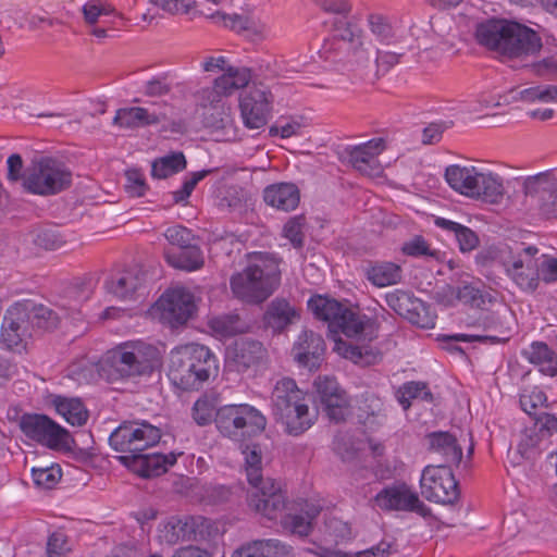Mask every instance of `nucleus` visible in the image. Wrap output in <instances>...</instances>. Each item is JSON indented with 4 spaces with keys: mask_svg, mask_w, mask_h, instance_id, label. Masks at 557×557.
<instances>
[{
    "mask_svg": "<svg viewBox=\"0 0 557 557\" xmlns=\"http://www.w3.org/2000/svg\"><path fill=\"white\" fill-rule=\"evenodd\" d=\"M308 307L329 323L331 332L341 331L349 341L333 336L334 350L355 363H371L377 358L370 343L376 336L374 324L366 314L335 299L321 295L311 297Z\"/></svg>",
    "mask_w": 557,
    "mask_h": 557,
    "instance_id": "f257e3e1",
    "label": "nucleus"
},
{
    "mask_svg": "<svg viewBox=\"0 0 557 557\" xmlns=\"http://www.w3.org/2000/svg\"><path fill=\"white\" fill-rule=\"evenodd\" d=\"M480 45L509 59H524L537 54L542 38L532 28L515 21L488 20L475 32Z\"/></svg>",
    "mask_w": 557,
    "mask_h": 557,
    "instance_id": "f03ea898",
    "label": "nucleus"
},
{
    "mask_svg": "<svg viewBox=\"0 0 557 557\" xmlns=\"http://www.w3.org/2000/svg\"><path fill=\"white\" fill-rule=\"evenodd\" d=\"M218 373L214 354L206 346L189 343L170 352L168 376L182 391H197Z\"/></svg>",
    "mask_w": 557,
    "mask_h": 557,
    "instance_id": "7ed1b4c3",
    "label": "nucleus"
},
{
    "mask_svg": "<svg viewBox=\"0 0 557 557\" xmlns=\"http://www.w3.org/2000/svg\"><path fill=\"white\" fill-rule=\"evenodd\" d=\"M280 280L277 260L258 253L250 258L243 271L232 275L230 286L235 298L246 304H261L274 293Z\"/></svg>",
    "mask_w": 557,
    "mask_h": 557,
    "instance_id": "20e7f679",
    "label": "nucleus"
},
{
    "mask_svg": "<svg viewBox=\"0 0 557 557\" xmlns=\"http://www.w3.org/2000/svg\"><path fill=\"white\" fill-rule=\"evenodd\" d=\"M271 400L274 418L289 435L305 433L317 420V413L310 411L305 393L292 379L283 377L276 382Z\"/></svg>",
    "mask_w": 557,
    "mask_h": 557,
    "instance_id": "39448f33",
    "label": "nucleus"
},
{
    "mask_svg": "<svg viewBox=\"0 0 557 557\" xmlns=\"http://www.w3.org/2000/svg\"><path fill=\"white\" fill-rule=\"evenodd\" d=\"M214 423L223 437L243 444L265 430L267 418L251 405L232 404L216 410Z\"/></svg>",
    "mask_w": 557,
    "mask_h": 557,
    "instance_id": "423d86ee",
    "label": "nucleus"
},
{
    "mask_svg": "<svg viewBox=\"0 0 557 557\" xmlns=\"http://www.w3.org/2000/svg\"><path fill=\"white\" fill-rule=\"evenodd\" d=\"M445 180L461 195L490 203L499 202L505 193L503 180L497 174L479 172L474 166L449 165L445 170Z\"/></svg>",
    "mask_w": 557,
    "mask_h": 557,
    "instance_id": "0eeeda50",
    "label": "nucleus"
},
{
    "mask_svg": "<svg viewBox=\"0 0 557 557\" xmlns=\"http://www.w3.org/2000/svg\"><path fill=\"white\" fill-rule=\"evenodd\" d=\"M72 172L60 160L45 157L33 162L24 175V187L36 195L50 196L70 187Z\"/></svg>",
    "mask_w": 557,
    "mask_h": 557,
    "instance_id": "6e6552de",
    "label": "nucleus"
},
{
    "mask_svg": "<svg viewBox=\"0 0 557 557\" xmlns=\"http://www.w3.org/2000/svg\"><path fill=\"white\" fill-rule=\"evenodd\" d=\"M161 438L159 428L147 421H129L120 424L110 435V446L126 455H139L154 446Z\"/></svg>",
    "mask_w": 557,
    "mask_h": 557,
    "instance_id": "1a4fd4ad",
    "label": "nucleus"
},
{
    "mask_svg": "<svg viewBox=\"0 0 557 557\" xmlns=\"http://www.w3.org/2000/svg\"><path fill=\"white\" fill-rule=\"evenodd\" d=\"M20 426L28 438L53 450L70 449L73 443L69 431L45 414H24Z\"/></svg>",
    "mask_w": 557,
    "mask_h": 557,
    "instance_id": "9d476101",
    "label": "nucleus"
},
{
    "mask_svg": "<svg viewBox=\"0 0 557 557\" xmlns=\"http://www.w3.org/2000/svg\"><path fill=\"white\" fill-rule=\"evenodd\" d=\"M156 355V349L143 342H128L113 349L110 358L122 376H135L153 370Z\"/></svg>",
    "mask_w": 557,
    "mask_h": 557,
    "instance_id": "9b49d317",
    "label": "nucleus"
},
{
    "mask_svg": "<svg viewBox=\"0 0 557 557\" xmlns=\"http://www.w3.org/2000/svg\"><path fill=\"white\" fill-rule=\"evenodd\" d=\"M420 486L422 496L429 502L453 505L459 497L458 483L448 465L425 467Z\"/></svg>",
    "mask_w": 557,
    "mask_h": 557,
    "instance_id": "f8f14e48",
    "label": "nucleus"
},
{
    "mask_svg": "<svg viewBox=\"0 0 557 557\" xmlns=\"http://www.w3.org/2000/svg\"><path fill=\"white\" fill-rule=\"evenodd\" d=\"M539 248L523 246L504 260L507 275L523 290L534 292L540 284Z\"/></svg>",
    "mask_w": 557,
    "mask_h": 557,
    "instance_id": "ddd939ff",
    "label": "nucleus"
},
{
    "mask_svg": "<svg viewBox=\"0 0 557 557\" xmlns=\"http://www.w3.org/2000/svg\"><path fill=\"white\" fill-rule=\"evenodd\" d=\"M156 308L164 323L176 327L185 324L194 315L196 311L195 297L184 287L170 288L158 299Z\"/></svg>",
    "mask_w": 557,
    "mask_h": 557,
    "instance_id": "4468645a",
    "label": "nucleus"
},
{
    "mask_svg": "<svg viewBox=\"0 0 557 557\" xmlns=\"http://www.w3.org/2000/svg\"><path fill=\"white\" fill-rule=\"evenodd\" d=\"M211 522L201 516L171 517L159 528V540L169 545L181 541H203L209 535Z\"/></svg>",
    "mask_w": 557,
    "mask_h": 557,
    "instance_id": "2eb2a0df",
    "label": "nucleus"
},
{
    "mask_svg": "<svg viewBox=\"0 0 557 557\" xmlns=\"http://www.w3.org/2000/svg\"><path fill=\"white\" fill-rule=\"evenodd\" d=\"M248 505L269 520L278 518L281 520L290 504L286 503L280 484L275 480L267 478L263 484L249 491Z\"/></svg>",
    "mask_w": 557,
    "mask_h": 557,
    "instance_id": "dca6fc26",
    "label": "nucleus"
},
{
    "mask_svg": "<svg viewBox=\"0 0 557 557\" xmlns=\"http://www.w3.org/2000/svg\"><path fill=\"white\" fill-rule=\"evenodd\" d=\"M334 26V40L326 41L323 45L322 53L326 60L332 59V51L334 46L338 49L345 48L351 51L356 57L358 63H364L369 61V53L363 47L364 42L361 39L360 28L347 20V15L336 17L333 22Z\"/></svg>",
    "mask_w": 557,
    "mask_h": 557,
    "instance_id": "f3484780",
    "label": "nucleus"
},
{
    "mask_svg": "<svg viewBox=\"0 0 557 557\" xmlns=\"http://www.w3.org/2000/svg\"><path fill=\"white\" fill-rule=\"evenodd\" d=\"M273 97L264 86L250 87L240 98V114L246 127L257 129L268 123Z\"/></svg>",
    "mask_w": 557,
    "mask_h": 557,
    "instance_id": "a211bd4d",
    "label": "nucleus"
},
{
    "mask_svg": "<svg viewBox=\"0 0 557 557\" xmlns=\"http://www.w3.org/2000/svg\"><path fill=\"white\" fill-rule=\"evenodd\" d=\"M374 503L382 510L413 511L424 518L431 515V509L405 484L383 488Z\"/></svg>",
    "mask_w": 557,
    "mask_h": 557,
    "instance_id": "6ab92c4d",
    "label": "nucleus"
},
{
    "mask_svg": "<svg viewBox=\"0 0 557 557\" xmlns=\"http://www.w3.org/2000/svg\"><path fill=\"white\" fill-rule=\"evenodd\" d=\"M385 148L386 145L383 138H372L367 143L347 147L345 153L348 162L358 172L370 177H377L383 172L377 157Z\"/></svg>",
    "mask_w": 557,
    "mask_h": 557,
    "instance_id": "aec40b11",
    "label": "nucleus"
},
{
    "mask_svg": "<svg viewBox=\"0 0 557 557\" xmlns=\"http://www.w3.org/2000/svg\"><path fill=\"white\" fill-rule=\"evenodd\" d=\"M28 332V307L16 304L7 310L1 326L0 343L10 350L24 347Z\"/></svg>",
    "mask_w": 557,
    "mask_h": 557,
    "instance_id": "412c9836",
    "label": "nucleus"
},
{
    "mask_svg": "<svg viewBox=\"0 0 557 557\" xmlns=\"http://www.w3.org/2000/svg\"><path fill=\"white\" fill-rule=\"evenodd\" d=\"M509 314L507 311H492L484 313L480 319L479 323L486 332L484 335H468V334H456L448 336L447 339L456 342H491V343H506L511 333V327L508 321Z\"/></svg>",
    "mask_w": 557,
    "mask_h": 557,
    "instance_id": "4be33fe9",
    "label": "nucleus"
},
{
    "mask_svg": "<svg viewBox=\"0 0 557 557\" xmlns=\"http://www.w3.org/2000/svg\"><path fill=\"white\" fill-rule=\"evenodd\" d=\"M119 460L126 467L143 478L159 476L168 471V469L176 463L177 455L169 454H143L123 455Z\"/></svg>",
    "mask_w": 557,
    "mask_h": 557,
    "instance_id": "5701e85b",
    "label": "nucleus"
},
{
    "mask_svg": "<svg viewBox=\"0 0 557 557\" xmlns=\"http://www.w3.org/2000/svg\"><path fill=\"white\" fill-rule=\"evenodd\" d=\"M168 117V108L158 107H129L116 110L113 117V125L125 129H135L149 125H156Z\"/></svg>",
    "mask_w": 557,
    "mask_h": 557,
    "instance_id": "b1692460",
    "label": "nucleus"
},
{
    "mask_svg": "<svg viewBox=\"0 0 557 557\" xmlns=\"http://www.w3.org/2000/svg\"><path fill=\"white\" fill-rule=\"evenodd\" d=\"M321 508L310 503H292L280 520L282 529L293 535L308 536L313 530V521Z\"/></svg>",
    "mask_w": 557,
    "mask_h": 557,
    "instance_id": "393cba45",
    "label": "nucleus"
},
{
    "mask_svg": "<svg viewBox=\"0 0 557 557\" xmlns=\"http://www.w3.org/2000/svg\"><path fill=\"white\" fill-rule=\"evenodd\" d=\"M145 281L141 268L132 267L112 274L106 281V289L119 299L129 300L143 287Z\"/></svg>",
    "mask_w": 557,
    "mask_h": 557,
    "instance_id": "a878e982",
    "label": "nucleus"
},
{
    "mask_svg": "<svg viewBox=\"0 0 557 557\" xmlns=\"http://www.w3.org/2000/svg\"><path fill=\"white\" fill-rule=\"evenodd\" d=\"M324 348L325 344L321 335L313 331L305 330L295 342L293 354L298 363L312 368L323 355Z\"/></svg>",
    "mask_w": 557,
    "mask_h": 557,
    "instance_id": "bb28decb",
    "label": "nucleus"
},
{
    "mask_svg": "<svg viewBox=\"0 0 557 557\" xmlns=\"http://www.w3.org/2000/svg\"><path fill=\"white\" fill-rule=\"evenodd\" d=\"M300 318L295 306L284 298L273 299L264 313V323L273 332H283Z\"/></svg>",
    "mask_w": 557,
    "mask_h": 557,
    "instance_id": "cd10ccee",
    "label": "nucleus"
},
{
    "mask_svg": "<svg viewBox=\"0 0 557 557\" xmlns=\"http://www.w3.org/2000/svg\"><path fill=\"white\" fill-rule=\"evenodd\" d=\"M263 200L276 210L288 212L298 207L300 191L293 183H276L264 188Z\"/></svg>",
    "mask_w": 557,
    "mask_h": 557,
    "instance_id": "c85d7f7f",
    "label": "nucleus"
},
{
    "mask_svg": "<svg viewBox=\"0 0 557 557\" xmlns=\"http://www.w3.org/2000/svg\"><path fill=\"white\" fill-rule=\"evenodd\" d=\"M228 357L233 360L237 371H244L262 362L267 357V350L262 343L253 339H240Z\"/></svg>",
    "mask_w": 557,
    "mask_h": 557,
    "instance_id": "c756f323",
    "label": "nucleus"
},
{
    "mask_svg": "<svg viewBox=\"0 0 557 557\" xmlns=\"http://www.w3.org/2000/svg\"><path fill=\"white\" fill-rule=\"evenodd\" d=\"M521 356L543 374L557 375V352L544 342H533L521 350Z\"/></svg>",
    "mask_w": 557,
    "mask_h": 557,
    "instance_id": "7c9ffc66",
    "label": "nucleus"
},
{
    "mask_svg": "<svg viewBox=\"0 0 557 557\" xmlns=\"http://www.w3.org/2000/svg\"><path fill=\"white\" fill-rule=\"evenodd\" d=\"M165 258L171 267L188 272L199 270L205 263L200 248L193 244L177 251H166Z\"/></svg>",
    "mask_w": 557,
    "mask_h": 557,
    "instance_id": "2f4dec72",
    "label": "nucleus"
},
{
    "mask_svg": "<svg viewBox=\"0 0 557 557\" xmlns=\"http://www.w3.org/2000/svg\"><path fill=\"white\" fill-rule=\"evenodd\" d=\"M430 448L445 458L447 463L458 465L462 458V449L457 440L448 432H433L428 435Z\"/></svg>",
    "mask_w": 557,
    "mask_h": 557,
    "instance_id": "473e14b6",
    "label": "nucleus"
},
{
    "mask_svg": "<svg viewBox=\"0 0 557 557\" xmlns=\"http://www.w3.org/2000/svg\"><path fill=\"white\" fill-rule=\"evenodd\" d=\"M52 404L57 412L71 425L82 426L86 424L89 413L81 399L55 396Z\"/></svg>",
    "mask_w": 557,
    "mask_h": 557,
    "instance_id": "72a5a7b5",
    "label": "nucleus"
},
{
    "mask_svg": "<svg viewBox=\"0 0 557 557\" xmlns=\"http://www.w3.org/2000/svg\"><path fill=\"white\" fill-rule=\"evenodd\" d=\"M434 224L437 227L454 234L459 249L462 252L472 251L479 246L480 240L478 235L468 226L441 216L435 218Z\"/></svg>",
    "mask_w": 557,
    "mask_h": 557,
    "instance_id": "f704fd0d",
    "label": "nucleus"
},
{
    "mask_svg": "<svg viewBox=\"0 0 557 557\" xmlns=\"http://www.w3.org/2000/svg\"><path fill=\"white\" fill-rule=\"evenodd\" d=\"M556 189L557 177L550 171L529 176L523 182V193L528 197L535 198L539 205Z\"/></svg>",
    "mask_w": 557,
    "mask_h": 557,
    "instance_id": "c9c22d12",
    "label": "nucleus"
},
{
    "mask_svg": "<svg viewBox=\"0 0 557 557\" xmlns=\"http://www.w3.org/2000/svg\"><path fill=\"white\" fill-rule=\"evenodd\" d=\"M244 471L251 490L263 484L267 479L262 474V450L259 445H246L243 448Z\"/></svg>",
    "mask_w": 557,
    "mask_h": 557,
    "instance_id": "e433bc0d",
    "label": "nucleus"
},
{
    "mask_svg": "<svg viewBox=\"0 0 557 557\" xmlns=\"http://www.w3.org/2000/svg\"><path fill=\"white\" fill-rule=\"evenodd\" d=\"M250 78L251 75L248 69L227 66L225 72L214 81L215 90L230 96L234 91L246 87Z\"/></svg>",
    "mask_w": 557,
    "mask_h": 557,
    "instance_id": "4c0bfd02",
    "label": "nucleus"
},
{
    "mask_svg": "<svg viewBox=\"0 0 557 557\" xmlns=\"http://www.w3.org/2000/svg\"><path fill=\"white\" fill-rule=\"evenodd\" d=\"M401 268L393 262H379L367 270V278L377 287L394 285L401 280Z\"/></svg>",
    "mask_w": 557,
    "mask_h": 557,
    "instance_id": "58836bf2",
    "label": "nucleus"
},
{
    "mask_svg": "<svg viewBox=\"0 0 557 557\" xmlns=\"http://www.w3.org/2000/svg\"><path fill=\"white\" fill-rule=\"evenodd\" d=\"M212 112L206 114L205 124L213 132H223L224 140H233L236 137V133L233 128L234 121L231 116L230 108L222 106H214L210 109Z\"/></svg>",
    "mask_w": 557,
    "mask_h": 557,
    "instance_id": "ea45409f",
    "label": "nucleus"
},
{
    "mask_svg": "<svg viewBox=\"0 0 557 557\" xmlns=\"http://www.w3.org/2000/svg\"><path fill=\"white\" fill-rule=\"evenodd\" d=\"M396 398L404 410H408L411 407V403L414 399L422 401L432 403L433 394L429 386L424 382L410 381L404 383L396 392Z\"/></svg>",
    "mask_w": 557,
    "mask_h": 557,
    "instance_id": "a19ab883",
    "label": "nucleus"
},
{
    "mask_svg": "<svg viewBox=\"0 0 557 557\" xmlns=\"http://www.w3.org/2000/svg\"><path fill=\"white\" fill-rule=\"evenodd\" d=\"M385 300L391 309L403 317L409 314L411 310H417L419 308L424 309V302L413 298L409 293L400 289L386 294Z\"/></svg>",
    "mask_w": 557,
    "mask_h": 557,
    "instance_id": "79ce46f5",
    "label": "nucleus"
},
{
    "mask_svg": "<svg viewBox=\"0 0 557 557\" xmlns=\"http://www.w3.org/2000/svg\"><path fill=\"white\" fill-rule=\"evenodd\" d=\"M456 297L463 304L475 308H483L493 300L488 292L482 289L479 284L474 283L463 284L457 287Z\"/></svg>",
    "mask_w": 557,
    "mask_h": 557,
    "instance_id": "37998d69",
    "label": "nucleus"
},
{
    "mask_svg": "<svg viewBox=\"0 0 557 557\" xmlns=\"http://www.w3.org/2000/svg\"><path fill=\"white\" fill-rule=\"evenodd\" d=\"M186 166V159L182 152L165 156L152 163L151 174L157 178H166Z\"/></svg>",
    "mask_w": 557,
    "mask_h": 557,
    "instance_id": "c03bdc74",
    "label": "nucleus"
},
{
    "mask_svg": "<svg viewBox=\"0 0 557 557\" xmlns=\"http://www.w3.org/2000/svg\"><path fill=\"white\" fill-rule=\"evenodd\" d=\"M321 404L329 419L335 423L345 421L350 414L349 401L345 391L331 398H326Z\"/></svg>",
    "mask_w": 557,
    "mask_h": 557,
    "instance_id": "a18cd8bd",
    "label": "nucleus"
},
{
    "mask_svg": "<svg viewBox=\"0 0 557 557\" xmlns=\"http://www.w3.org/2000/svg\"><path fill=\"white\" fill-rule=\"evenodd\" d=\"M29 320L38 329L53 330L59 325L60 315L44 305H36L33 306L32 310L28 309Z\"/></svg>",
    "mask_w": 557,
    "mask_h": 557,
    "instance_id": "49530a36",
    "label": "nucleus"
},
{
    "mask_svg": "<svg viewBox=\"0 0 557 557\" xmlns=\"http://www.w3.org/2000/svg\"><path fill=\"white\" fill-rule=\"evenodd\" d=\"M545 442H547V440L542 436L533 425L532 428H528L522 434L521 441L518 445V450L527 459H533L537 451L542 449Z\"/></svg>",
    "mask_w": 557,
    "mask_h": 557,
    "instance_id": "de8ad7c7",
    "label": "nucleus"
},
{
    "mask_svg": "<svg viewBox=\"0 0 557 557\" xmlns=\"http://www.w3.org/2000/svg\"><path fill=\"white\" fill-rule=\"evenodd\" d=\"M368 25L372 35L383 44H391L395 37V32L388 18L382 14H370Z\"/></svg>",
    "mask_w": 557,
    "mask_h": 557,
    "instance_id": "09e8293b",
    "label": "nucleus"
},
{
    "mask_svg": "<svg viewBox=\"0 0 557 557\" xmlns=\"http://www.w3.org/2000/svg\"><path fill=\"white\" fill-rule=\"evenodd\" d=\"M82 10L85 22L88 25L101 23L102 18L110 16L114 13V8L101 0H90L84 4Z\"/></svg>",
    "mask_w": 557,
    "mask_h": 557,
    "instance_id": "8fccbe9b",
    "label": "nucleus"
},
{
    "mask_svg": "<svg viewBox=\"0 0 557 557\" xmlns=\"http://www.w3.org/2000/svg\"><path fill=\"white\" fill-rule=\"evenodd\" d=\"M32 478L38 487L49 490L60 481L61 469L58 466L33 468Z\"/></svg>",
    "mask_w": 557,
    "mask_h": 557,
    "instance_id": "3c124183",
    "label": "nucleus"
},
{
    "mask_svg": "<svg viewBox=\"0 0 557 557\" xmlns=\"http://www.w3.org/2000/svg\"><path fill=\"white\" fill-rule=\"evenodd\" d=\"M216 410L211 399L201 397L193 406V418L197 424L207 425L214 420Z\"/></svg>",
    "mask_w": 557,
    "mask_h": 557,
    "instance_id": "603ef678",
    "label": "nucleus"
},
{
    "mask_svg": "<svg viewBox=\"0 0 557 557\" xmlns=\"http://www.w3.org/2000/svg\"><path fill=\"white\" fill-rule=\"evenodd\" d=\"M403 251L407 256L411 257H432L438 258L441 257V252L438 250L431 249L426 240L421 236H416L411 240L407 242L403 246Z\"/></svg>",
    "mask_w": 557,
    "mask_h": 557,
    "instance_id": "864d4df0",
    "label": "nucleus"
},
{
    "mask_svg": "<svg viewBox=\"0 0 557 557\" xmlns=\"http://www.w3.org/2000/svg\"><path fill=\"white\" fill-rule=\"evenodd\" d=\"M304 224L305 219L302 216H294L284 225V237H286L295 248H301L304 246Z\"/></svg>",
    "mask_w": 557,
    "mask_h": 557,
    "instance_id": "5fc2aeb1",
    "label": "nucleus"
},
{
    "mask_svg": "<svg viewBox=\"0 0 557 557\" xmlns=\"http://www.w3.org/2000/svg\"><path fill=\"white\" fill-rule=\"evenodd\" d=\"M264 557H295L293 546L277 539L260 540Z\"/></svg>",
    "mask_w": 557,
    "mask_h": 557,
    "instance_id": "6e6d98bb",
    "label": "nucleus"
},
{
    "mask_svg": "<svg viewBox=\"0 0 557 557\" xmlns=\"http://www.w3.org/2000/svg\"><path fill=\"white\" fill-rule=\"evenodd\" d=\"M209 173V170L195 172L189 180H186L184 182L183 186L178 190L172 193L173 201L175 203H182L187 201L198 182L203 180Z\"/></svg>",
    "mask_w": 557,
    "mask_h": 557,
    "instance_id": "4d7b16f0",
    "label": "nucleus"
},
{
    "mask_svg": "<svg viewBox=\"0 0 557 557\" xmlns=\"http://www.w3.org/2000/svg\"><path fill=\"white\" fill-rule=\"evenodd\" d=\"M125 189L132 197H141L147 190L144 175L138 170H128L125 173Z\"/></svg>",
    "mask_w": 557,
    "mask_h": 557,
    "instance_id": "13d9d810",
    "label": "nucleus"
},
{
    "mask_svg": "<svg viewBox=\"0 0 557 557\" xmlns=\"http://www.w3.org/2000/svg\"><path fill=\"white\" fill-rule=\"evenodd\" d=\"M164 236L171 245L177 246L178 248L186 247L191 244L193 240L191 232L182 225L168 227Z\"/></svg>",
    "mask_w": 557,
    "mask_h": 557,
    "instance_id": "bf43d9fd",
    "label": "nucleus"
},
{
    "mask_svg": "<svg viewBox=\"0 0 557 557\" xmlns=\"http://www.w3.org/2000/svg\"><path fill=\"white\" fill-rule=\"evenodd\" d=\"M540 281L553 283L557 281V258L548 255L539 256Z\"/></svg>",
    "mask_w": 557,
    "mask_h": 557,
    "instance_id": "052dcab7",
    "label": "nucleus"
},
{
    "mask_svg": "<svg viewBox=\"0 0 557 557\" xmlns=\"http://www.w3.org/2000/svg\"><path fill=\"white\" fill-rule=\"evenodd\" d=\"M320 401H325L326 398H331L344 392L335 379L329 376H319L314 382Z\"/></svg>",
    "mask_w": 557,
    "mask_h": 557,
    "instance_id": "680f3d73",
    "label": "nucleus"
},
{
    "mask_svg": "<svg viewBox=\"0 0 557 557\" xmlns=\"http://www.w3.org/2000/svg\"><path fill=\"white\" fill-rule=\"evenodd\" d=\"M301 124L295 120L285 123L276 122L269 129L270 136H280L282 138H289L299 134Z\"/></svg>",
    "mask_w": 557,
    "mask_h": 557,
    "instance_id": "e2e57ef3",
    "label": "nucleus"
},
{
    "mask_svg": "<svg viewBox=\"0 0 557 557\" xmlns=\"http://www.w3.org/2000/svg\"><path fill=\"white\" fill-rule=\"evenodd\" d=\"M171 91V84L165 77H153L144 86V94L149 97H160Z\"/></svg>",
    "mask_w": 557,
    "mask_h": 557,
    "instance_id": "0e129e2a",
    "label": "nucleus"
},
{
    "mask_svg": "<svg viewBox=\"0 0 557 557\" xmlns=\"http://www.w3.org/2000/svg\"><path fill=\"white\" fill-rule=\"evenodd\" d=\"M153 5L170 14H185L188 13L190 3L189 0H149Z\"/></svg>",
    "mask_w": 557,
    "mask_h": 557,
    "instance_id": "69168bd1",
    "label": "nucleus"
},
{
    "mask_svg": "<svg viewBox=\"0 0 557 557\" xmlns=\"http://www.w3.org/2000/svg\"><path fill=\"white\" fill-rule=\"evenodd\" d=\"M67 550L66 536L61 532L52 533L47 543L48 556L62 557Z\"/></svg>",
    "mask_w": 557,
    "mask_h": 557,
    "instance_id": "338daca9",
    "label": "nucleus"
},
{
    "mask_svg": "<svg viewBox=\"0 0 557 557\" xmlns=\"http://www.w3.org/2000/svg\"><path fill=\"white\" fill-rule=\"evenodd\" d=\"M536 430L548 440L553 434L557 433V418L550 413H542L534 422Z\"/></svg>",
    "mask_w": 557,
    "mask_h": 557,
    "instance_id": "774afa93",
    "label": "nucleus"
}]
</instances>
